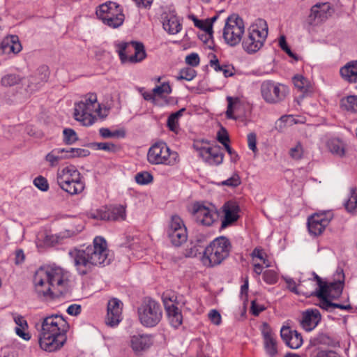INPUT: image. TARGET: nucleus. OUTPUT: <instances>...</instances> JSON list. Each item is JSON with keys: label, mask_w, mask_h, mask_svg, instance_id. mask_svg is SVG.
<instances>
[{"label": "nucleus", "mask_w": 357, "mask_h": 357, "mask_svg": "<svg viewBox=\"0 0 357 357\" xmlns=\"http://www.w3.org/2000/svg\"><path fill=\"white\" fill-rule=\"evenodd\" d=\"M33 184L36 188L43 192H45L49 189L47 180L42 176L36 177L33 180Z\"/></svg>", "instance_id": "nucleus-54"}, {"label": "nucleus", "mask_w": 357, "mask_h": 357, "mask_svg": "<svg viewBox=\"0 0 357 357\" xmlns=\"http://www.w3.org/2000/svg\"><path fill=\"white\" fill-rule=\"evenodd\" d=\"M340 105L344 109L357 112V96H349L343 98L341 100Z\"/></svg>", "instance_id": "nucleus-39"}, {"label": "nucleus", "mask_w": 357, "mask_h": 357, "mask_svg": "<svg viewBox=\"0 0 357 357\" xmlns=\"http://www.w3.org/2000/svg\"><path fill=\"white\" fill-rule=\"evenodd\" d=\"M185 62L192 66L195 67L197 66L199 64L200 59L198 54L197 53H191L186 56L185 57Z\"/></svg>", "instance_id": "nucleus-58"}, {"label": "nucleus", "mask_w": 357, "mask_h": 357, "mask_svg": "<svg viewBox=\"0 0 357 357\" xmlns=\"http://www.w3.org/2000/svg\"><path fill=\"white\" fill-rule=\"evenodd\" d=\"M36 292L45 299H53L69 290V273L59 266H43L33 278Z\"/></svg>", "instance_id": "nucleus-1"}, {"label": "nucleus", "mask_w": 357, "mask_h": 357, "mask_svg": "<svg viewBox=\"0 0 357 357\" xmlns=\"http://www.w3.org/2000/svg\"><path fill=\"white\" fill-rule=\"evenodd\" d=\"M116 52L123 63L140 62L146 56L144 45L135 41L119 43L116 45Z\"/></svg>", "instance_id": "nucleus-10"}, {"label": "nucleus", "mask_w": 357, "mask_h": 357, "mask_svg": "<svg viewBox=\"0 0 357 357\" xmlns=\"http://www.w3.org/2000/svg\"><path fill=\"white\" fill-rule=\"evenodd\" d=\"M99 133L102 138L123 137L125 132L123 130H115L112 132L109 129L102 128L99 130Z\"/></svg>", "instance_id": "nucleus-45"}, {"label": "nucleus", "mask_w": 357, "mask_h": 357, "mask_svg": "<svg viewBox=\"0 0 357 357\" xmlns=\"http://www.w3.org/2000/svg\"><path fill=\"white\" fill-rule=\"evenodd\" d=\"M172 92L171 86L169 83L164 82L160 86H156L153 89V93L155 96H161L163 94H169Z\"/></svg>", "instance_id": "nucleus-49"}, {"label": "nucleus", "mask_w": 357, "mask_h": 357, "mask_svg": "<svg viewBox=\"0 0 357 357\" xmlns=\"http://www.w3.org/2000/svg\"><path fill=\"white\" fill-rule=\"evenodd\" d=\"M151 344V336L147 334L134 335L130 339V346L135 354L148 349Z\"/></svg>", "instance_id": "nucleus-22"}, {"label": "nucleus", "mask_w": 357, "mask_h": 357, "mask_svg": "<svg viewBox=\"0 0 357 357\" xmlns=\"http://www.w3.org/2000/svg\"><path fill=\"white\" fill-rule=\"evenodd\" d=\"M165 306L172 326L174 328H178L182 324V314L180 310L174 304L171 305L165 304Z\"/></svg>", "instance_id": "nucleus-32"}, {"label": "nucleus", "mask_w": 357, "mask_h": 357, "mask_svg": "<svg viewBox=\"0 0 357 357\" xmlns=\"http://www.w3.org/2000/svg\"><path fill=\"white\" fill-rule=\"evenodd\" d=\"M248 144L250 150L254 153L257 151V136L254 132H250L248 135Z\"/></svg>", "instance_id": "nucleus-60"}, {"label": "nucleus", "mask_w": 357, "mask_h": 357, "mask_svg": "<svg viewBox=\"0 0 357 357\" xmlns=\"http://www.w3.org/2000/svg\"><path fill=\"white\" fill-rule=\"evenodd\" d=\"M126 218V206L114 205L100 215V218L107 220L123 221Z\"/></svg>", "instance_id": "nucleus-26"}, {"label": "nucleus", "mask_w": 357, "mask_h": 357, "mask_svg": "<svg viewBox=\"0 0 357 357\" xmlns=\"http://www.w3.org/2000/svg\"><path fill=\"white\" fill-rule=\"evenodd\" d=\"M162 19V26L169 34H176L181 30V24L174 10L163 13Z\"/></svg>", "instance_id": "nucleus-21"}, {"label": "nucleus", "mask_w": 357, "mask_h": 357, "mask_svg": "<svg viewBox=\"0 0 357 357\" xmlns=\"http://www.w3.org/2000/svg\"><path fill=\"white\" fill-rule=\"evenodd\" d=\"M197 75L196 71L192 68H185L181 69L178 75L176 76L177 80H186L191 81Z\"/></svg>", "instance_id": "nucleus-42"}, {"label": "nucleus", "mask_w": 357, "mask_h": 357, "mask_svg": "<svg viewBox=\"0 0 357 357\" xmlns=\"http://www.w3.org/2000/svg\"><path fill=\"white\" fill-rule=\"evenodd\" d=\"M108 109H102L95 93L87 94L82 100L75 103L74 117L83 126H90L96 121V116L104 119L108 115Z\"/></svg>", "instance_id": "nucleus-4"}, {"label": "nucleus", "mask_w": 357, "mask_h": 357, "mask_svg": "<svg viewBox=\"0 0 357 357\" xmlns=\"http://www.w3.org/2000/svg\"><path fill=\"white\" fill-rule=\"evenodd\" d=\"M337 278L333 282H326V291L324 294L331 299H336L339 298L343 290L344 274L342 269L337 270L336 273Z\"/></svg>", "instance_id": "nucleus-17"}, {"label": "nucleus", "mask_w": 357, "mask_h": 357, "mask_svg": "<svg viewBox=\"0 0 357 357\" xmlns=\"http://www.w3.org/2000/svg\"><path fill=\"white\" fill-rule=\"evenodd\" d=\"M69 324L61 315L52 314L43 319L38 330V342L42 349L52 352L66 342Z\"/></svg>", "instance_id": "nucleus-3"}, {"label": "nucleus", "mask_w": 357, "mask_h": 357, "mask_svg": "<svg viewBox=\"0 0 357 357\" xmlns=\"http://www.w3.org/2000/svg\"><path fill=\"white\" fill-rule=\"evenodd\" d=\"M264 281L270 284H275L277 282V275L273 271H266L263 274Z\"/></svg>", "instance_id": "nucleus-57"}, {"label": "nucleus", "mask_w": 357, "mask_h": 357, "mask_svg": "<svg viewBox=\"0 0 357 357\" xmlns=\"http://www.w3.org/2000/svg\"><path fill=\"white\" fill-rule=\"evenodd\" d=\"M266 307L264 305L259 304L256 301L251 302L250 310L253 315L258 316L261 312L264 311Z\"/></svg>", "instance_id": "nucleus-59"}, {"label": "nucleus", "mask_w": 357, "mask_h": 357, "mask_svg": "<svg viewBox=\"0 0 357 357\" xmlns=\"http://www.w3.org/2000/svg\"><path fill=\"white\" fill-rule=\"evenodd\" d=\"M122 302L115 298L109 301L105 318V323L107 326L114 327L121 322L122 319Z\"/></svg>", "instance_id": "nucleus-16"}, {"label": "nucleus", "mask_w": 357, "mask_h": 357, "mask_svg": "<svg viewBox=\"0 0 357 357\" xmlns=\"http://www.w3.org/2000/svg\"><path fill=\"white\" fill-rule=\"evenodd\" d=\"M82 178L80 172L73 166L66 167L57 172L56 181L60 188Z\"/></svg>", "instance_id": "nucleus-20"}, {"label": "nucleus", "mask_w": 357, "mask_h": 357, "mask_svg": "<svg viewBox=\"0 0 357 357\" xmlns=\"http://www.w3.org/2000/svg\"><path fill=\"white\" fill-rule=\"evenodd\" d=\"M320 318L321 315L318 310H307L303 313L301 324L306 331H311L317 326Z\"/></svg>", "instance_id": "nucleus-25"}, {"label": "nucleus", "mask_w": 357, "mask_h": 357, "mask_svg": "<svg viewBox=\"0 0 357 357\" xmlns=\"http://www.w3.org/2000/svg\"><path fill=\"white\" fill-rule=\"evenodd\" d=\"M241 183V178L239 175L237 173H234L230 178L223 181L221 183V185L235 188L238 186Z\"/></svg>", "instance_id": "nucleus-52"}, {"label": "nucleus", "mask_w": 357, "mask_h": 357, "mask_svg": "<svg viewBox=\"0 0 357 357\" xmlns=\"http://www.w3.org/2000/svg\"><path fill=\"white\" fill-rule=\"evenodd\" d=\"M329 151L338 156H343L345 153V144L339 138H332L327 142Z\"/></svg>", "instance_id": "nucleus-33"}, {"label": "nucleus", "mask_w": 357, "mask_h": 357, "mask_svg": "<svg viewBox=\"0 0 357 357\" xmlns=\"http://www.w3.org/2000/svg\"><path fill=\"white\" fill-rule=\"evenodd\" d=\"M185 110V108H182L179 109L178 111L172 113L170 114V116L167 119V126L169 129L174 132L177 133L178 131V120L181 118V116L183 115V112Z\"/></svg>", "instance_id": "nucleus-37"}, {"label": "nucleus", "mask_w": 357, "mask_h": 357, "mask_svg": "<svg viewBox=\"0 0 357 357\" xmlns=\"http://www.w3.org/2000/svg\"><path fill=\"white\" fill-rule=\"evenodd\" d=\"M231 245L225 236L215 238L205 249L202 261L206 266L220 264L229 255Z\"/></svg>", "instance_id": "nucleus-5"}, {"label": "nucleus", "mask_w": 357, "mask_h": 357, "mask_svg": "<svg viewBox=\"0 0 357 357\" xmlns=\"http://www.w3.org/2000/svg\"><path fill=\"white\" fill-rule=\"evenodd\" d=\"M304 150L301 142H297L296 145L289 149V155L294 160H300L303 155Z\"/></svg>", "instance_id": "nucleus-48"}, {"label": "nucleus", "mask_w": 357, "mask_h": 357, "mask_svg": "<svg viewBox=\"0 0 357 357\" xmlns=\"http://www.w3.org/2000/svg\"><path fill=\"white\" fill-rule=\"evenodd\" d=\"M67 158H72L75 157H86L90 154V151L87 149L79 148H70L66 149Z\"/></svg>", "instance_id": "nucleus-44"}, {"label": "nucleus", "mask_w": 357, "mask_h": 357, "mask_svg": "<svg viewBox=\"0 0 357 357\" xmlns=\"http://www.w3.org/2000/svg\"><path fill=\"white\" fill-rule=\"evenodd\" d=\"M345 208L349 212L357 213V194L351 195L345 204Z\"/></svg>", "instance_id": "nucleus-53"}, {"label": "nucleus", "mask_w": 357, "mask_h": 357, "mask_svg": "<svg viewBox=\"0 0 357 357\" xmlns=\"http://www.w3.org/2000/svg\"><path fill=\"white\" fill-rule=\"evenodd\" d=\"M78 273L84 275L90 273L95 266H105L112 261V256L105 238L96 236L93 244L85 249H75L69 252Z\"/></svg>", "instance_id": "nucleus-2"}, {"label": "nucleus", "mask_w": 357, "mask_h": 357, "mask_svg": "<svg viewBox=\"0 0 357 357\" xmlns=\"http://www.w3.org/2000/svg\"><path fill=\"white\" fill-rule=\"evenodd\" d=\"M208 318L215 325H219L221 323L220 314L216 310H211L210 311Z\"/></svg>", "instance_id": "nucleus-62"}, {"label": "nucleus", "mask_w": 357, "mask_h": 357, "mask_svg": "<svg viewBox=\"0 0 357 357\" xmlns=\"http://www.w3.org/2000/svg\"><path fill=\"white\" fill-rule=\"evenodd\" d=\"M261 93L266 102L276 104L285 99L289 94V89L284 84L266 80L261 85Z\"/></svg>", "instance_id": "nucleus-12"}, {"label": "nucleus", "mask_w": 357, "mask_h": 357, "mask_svg": "<svg viewBox=\"0 0 357 357\" xmlns=\"http://www.w3.org/2000/svg\"><path fill=\"white\" fill-rule=\"evenodd\" d=\"M312 275H314V279L317 281L318 288H317L314 291H306L305 293V296L306 297L322 296L323 293L324 292V289L326 287V282L323 281L322 279L319 275H317L314 272L312 273Z\"/></svg>", "instance_id": "nucleus-38"}, {"label": "nucleus", "mask_w": 357, "mask_h": 357, "mask_svg": "<svg viewBox=\"0 0 357 357\" xmlns=\"http://www.w3.org/2000/svg\"><path fill=\"white\" fill-rule=\"evenodd\" d=\"M93 146L98 150H103L108 152H115L116 151V146L110 142L94 143L93 144Z\"/></svg>", "instance_id": "nucleus-51"}, {"label": "nucleus", "mask_w": 357, "mask_h": 357, "mask_svg": "<svg viewBox=\"0 0 357 357\" xmlns=\"http://www.w3.org/2000/svg\"><path fill=\"white\" fill-rule=\"evenodd\" d=\"M167 234L171 243L175 246L181 245L188 238L186 227L181 218L178 215L172 217Z\"/></svg>", "instance_id": "nucleus-13"}, {"label": "nucleus", "mask_w": 357, "mask_h": 357, "mask_svg": "<svg viewBox=\"0 0 357 357\" xmlns=\"http://www.w3.org/2000/svg\"><path fill=\"white\" fill-rule=\"evenodd\" d=\"M98 17L107 26L116 29L121 26L125 19L121 8L115 2L108 1L96 10Z\"/></svg>", "instance_id": "nucleus-9"}, {"label": "nucleus", "mask_w": 357, "mask_h": 357, "mask_svg": "<svg viewBox=\"0 0 357 357\" xmlns=\"http://www.w3.org/2000/svg\"><path fill=\"white\" fill-rule=\"evenodd\" d=\"M66 149H54L45 156V160L49 162L50 166L55 167L63 159H67Z\"/></svg>", "instance_id": "nucleus-30"}, {"label": "nucleus", "mask_w": 357, "mask_h": 357, "mask_svg": "<svg viewBox=\"0 0 357 357\" xmlns=\"http://www.w3.org/2000/svg\"><path fill=\"white\" fill-rule=\"evenodd\" d=\"M192 20L196 27L205 31L206 34L209 38H212L213 30H208L207 29L208 23L206 19L205 20H199L197 19L195 16H192Z\"/></svg>", "instance_id": "nucleus-50"}, {"label": "nucleus", "mask_w": 357, "mask_h": 357, "mask_svg": "<svg viewBox=\"0 0 357 357\" xmlns=\"http://www.w3.org/2000/svg\"><path fill=\"white\" fill-rule=\"evenodd\" d=\"M2 47L4 50L8 48L14 54H17L22 50V45L17 36L7 37L2 43Z\"/></svg>", "instance_id": "nucleus-35"}, {"label": "nucleus", "mask_w": 357, "mask_h": 357, "mask_svg": "<svg viewBox=\"0 0 357 357\" xmlns=\"http://www.w3.org/2000/svg\"><path fill=\"white\" fill-rule=\"evenodd\" d=\"M58 242V237L54 235H46L43 239L45 246H52Z\"/></svg>", "instance_id": "nucleus-64"}, {"label": "nucleus", "mask_w": 357, "mask_h": 357, "mask_svg": "<svg viewBox=\"0 0 357 357\" xmlns=\"http://www.w3.org/2000/svg\"><path fill=\"white\" fill-rule=\"evenodd\" d=\"M261 334L266 353L270 357L276 356L278 354V345L275 335L266 323L263 324Z\"/></svg>", "instance_id": "nucleus-18"}, {"label": "nucleus", "mask_w": 357, "mask_h": 357, "mask_svg": "<svg viewBox=\"0 0 357 357\" xmlns=\"http://www.w3.org/2000/svg\"><path fill=\"white\" fill-rule=\"evenodd\" d=\"M244 30L243 20L237 15H231L226 20L223 38L228 45L235 46L241 42Z\"/></svg>", "instance_id": "nucleus-11"}, {"label": "nucleus", "mask_w": 357, "mask_h": 357, "mask_svg": "<svg viewBox=\"0 0 357 357\" xmlns=\"http://www.w3.org/2000/svg\"><path fill=\"white\" fill-rule=\"evenodd\" d=\"M140 324L146 328L156 326L162 319V308L159 303L145 298L137 310Z\"/></svg>", "instance_id": "nucleus-6"}, {"label": "nucleus", "mask_w": 357, "mask_h": 357, "mask_svg": "<svg viewBox=\"0 0 357 357\" xmlns=\"http://www.w3.org/2000/svg\"><path fill=\"white\" fill-rule=\"evenodd\" d=\"M333 9L329 3H317L311 8L310 17L317 22H324L332 15Z\"/></svg>", "instance_id": "nucleus-23"}, {"label": "nucleus", "mask_w": 357, "mask_h": 357, "mask_svg": "<svg viewBox=\"0 0 357 357\" xmlns=\"http://www.w3.org/2000/svg\"><path fill=\"white\" fill-rule=\"evenodd\" d=\"M192 214L198 223L205 226L212 225L217 218V213L213 206H206L200 203L193 205Z\"/></svg>", "instance_id": "nucleus-14"}, {"label": "nucleus", "mask_w": 357, "mask_h": 357, "mask_svg": "<svg viewBox=\"0 0 357 357\" xmlns=\"http://www.w3.org/2000/svg\"><path fill=\"white\" fill-rule=\"evenodd\" d=\"M218 140L222 144L226 145L228 144L229 139L227 132L225 129L222 128L221 131L218 132L217 135Z\"/></svg>", "instance_id": "nucleus-63"}, {"label": "nucleus", "mask_w": 357, "mask_h": 357, "mask_svg": "<svg viewBox=\"0 0 357 357\" xmlns=\"http://www.w3.org/2000/svg\"><path fill=\"white\" fill-rule=\"evenodd\" d=\"M153 180L152 174L148 172H139L135 175V181L140 185H147L151 183Z\"/></svg>", "instance_id": "nucleus-46"}, {"label": "nucleus", "mask_w": 357, "mask_h": 357, "mask_svg": "<svg viewBox=\"0 0 357 357\" xmlns=\"http://www.w3.org/2000/svg\"><path fill=\"white\" fill-rule=\"evenodd\" d=\"M286 344L291 349H296L299 348L303 343V339L297 331H294L292 335L286 341Z\"/></svg>", "instance_id": "nucleus-41"}, {"label": "nucleus", "mask_w": 357, "mask_h": 357, "mask_svg": "<svg viewBox=\"0 0 357 357\" xmlns=\"http://www.w3.org/2000/svg\"><path fill=\"white\" fill-rule=\"evenodd\" d=\"M63 141L66 144H73L78 140L77 133L73 129L66 128L63 131Z\"/></svg>", "instance_id": "nucleus-47"}, {"label": "nucleus", "mask_w": 357, "mask_h": 357, "mask_svg": "<svg viewBox=\"0 0 357 357\" xmlns=\"http://www.w3.org/2000/svg\"><path fill=\"white\" fill-rule=\"evenodd\" d=\"M268 36V26L264 20L250 26L248 36L242 43L243 47L249 54L255 53L261 49Z\"/></svg>", "instance_id": "nucleus-7"}, {"label": "nucleus", "mask_w": 357, "mask_h": 357, "mask_svg": "<svg viewBox=\"0 0 357 357\" xmlns=\"http://www.w3.org/2000/svg\"><path fill=\"white\" fill-rule=\"evenodd\" d=\"M147 160L152 165L173 166L178 162L179 157L177 152L172 151L166 143L159 142L149 148Z\"/></svg>", "instance_id": "nucleus-8"}, {"label": "nucleus", "mask_w": 357, "mask_h": 357, "mask_svg": "<svg viewBox=\"0 0 357 357\" xmlns=\"http://www.w3.org/2000/svg\"><path fill=\"white\" fill-rule=\"evenodd\" d=\"M294 86L303 93L301 98L313 91L312 86L309 80L301 75H296L293 77Z\"/></svg>", "instance_id": "nucleus-28"}, {"label": "nucleus", "mask_w": 357, "mask_h": 357, "mask_svg": "<svg viewBox=\"0 0 357 357\" xmlns=\"http://www.w3.org/2000/svg\"><path fill=\"white\" fill-rule=\"evenodd\" d=\"M85 188L83 177L71 181L70 183L61 187V188L71 195L81 193Z\"/></svg>", "instance_id": "nucleus-34"}, {"label": "nucleus", "mask_w": 357, "mask_h": 357, "mask_svg": "<svg viewBox=\"0 0 357 357\" xmlns=\"http://www.w3.org/2000/svg\"><path fill=\"white\" fill-rule=\"evenodd\" d=\"M227 100L228 105L226 111V116L227 119H236V117L233 114V105L234 104V100L232 97L228 96L227 98Z\"/></svg>", "instance_id": "nucleus-61"}, {"label": "nucleus", "mask_w": 357, "mask_h": 357, "mask_svg": "<svg viewBox=\"0 0 357 357\" xmlns=\"http://www.w3.org/2000/svg\"><path fill=\"white\" fill-rule=\"evenodd\" d=\"M14 321L17 324V327L15 328L17 335L25 340H29L31 337L29 333L24 332L28 328V324L25 319L22 316L17 315L14 317Z\"/></svg>", "instance_id": "nucleus-36"}, {"label": "nucleus", "mask_w": 357, "mask_h": 357, "mask_svg": "<svg viewBox=\"0 0 357 357\" xmlns=\"http://www.w3.org/2000/svg\"><path fill=\"white\" fill-rule=\"evenodd\" d=\"M279 45H280V48L283 51H284L290 57L294 59L296 61L298 60L297 56L291 50V49L287 45L284 36H281L280 37Z\"/></svg>", "instance_id": "nucleus-55"}, {"label": "nucleus", "mask_w": 357, "mask_h": 357, "mask_svg": "<svg viewBox=\"0 0 357 357\" xmlns=\"http://www.w3.org/2000/svg\"><path fill=\"white\" fill-rule=\"evenodd\" d=\"M286 284H287V288L291 291V292H294V294H297V295H304L305 296V293L306 291H304L303 289H302V287H303V284L301 282L299 284H298V287H297L296 285V282L291 278H289V277H284L283 278Z\"/></svg>", "instance_id": "nucleus-40"}, {"label": "nucleus", "mask_w": 357, "mask_h": 357, "mask_svg": "<svg viewBox=\"0 0 357 357\" xmlns=\"http://www.w3.org/2000/svg\"><path fill=\"white\" fill-rule=\"evenodd\" d=\"M210 66L216 72H221L225 77H231L234 75V68L230 65H220L217 56L212 54V58L210 60Z\"/></svg>", "instance_id": "nucleus-31"}, {"label": "nucleus", "mask_w": 357, "mask_h": 357, "mask_svg": "<svg viewBox=\"0 0 357 357\" xmlns=\"http://www.w3.org/2000/svg\"><path fill=\"white\" fill-rule=\"evenodd\" d=\"M22 81V78L15 74H8L1 78V83L4 86H12L18 84Z\"/></svg>", "instance_id": "nucleus-43"}, {"label": "nucleus", "mask_w": 357, "mask_h": 357, "mask_svg": "<svg viewBox=\"0 0 357 357\" xmlns=\"http://www.w3.org/2000/svg\"><path fill=\"white\" fill-rule=\"evenodd\" d=\"M199 155L211 165H218L223 161V153L219 146L203 148L200 150Z\"/></svg>", "instance_id": "nucleus-19"}, {"label": "nucleus", "mask_w": 357, "mask_h": 357, "mask_svg": "<svg viewBox=\"0 0 357 357\" xmlns=\"http://www.w3.org/2000/svg\"><path fill=\"white\" fill-rule=\"evenodd\" d=\"M222 211L225 213V217L222 221V227H227L238 220L239 207L236 202H228L225 203L222 206Z\"/></svg>", "instance_id": "nucleus-24"}, {"label": "nucleus", "mask_w": 357, "mask_h": 357, "mask_svg": "<svg viewBox=\"0 0 357 357\" xmlns=\"http://www.w3.org/2000/svg\"><path fill=\"white\" fill-rule=\"evenodd\" d=\"M43 69H44L43 73L30 77L29 84L27 85V89L30 92L38 90L41 86L47 81V70L45 68H43Z\"/></svg>", "instance_id": "nucleus-27"}, {"label": "nucleus", "mask_w": 357, "mask_h": 357, "mask_svg": "<svg viewBox=\"0 0 357 357\" xmlns=\"http://www.w3.org/2000/svg\"><path fill=\"white\" fill-rule=\"evenodd\" d=\"M326 291L323 293L322 296H317L320 299L319 307L325 310H330L333 308V303L328 301V297L324 294Z\"/></svg>", "instance_id": "nucleus-56"}, {"label": "nucleus", "mask_w": 357, "mask_h": 357, "mask_svg": "<svg viewBox=\"0 0 357 357\" xmlns=\"http://www.w3.org/2000/svg\"><path fill=\"white\" fill-rule=\"evenodd\" d=\"M342 77L349 82H357V61L348 63L340 69Z\"/></svg>", "instance_id": "nucleus-29"}, {"label": "nucleus", "mask_w": 357, "mask_h": 357, "mask_svg": "<svg viewBox=\"0 0 357 357\" xmlns=\"http://www.w3.org/2000/svg\"><path fill=\"white\" fill-rule=\"evenodd\" d=\"M332 219L331 213H316L307 220L309 232L314 236L321 234Z\"/></svg>", "instance_id": "nucleus-15"}]
</instances>
